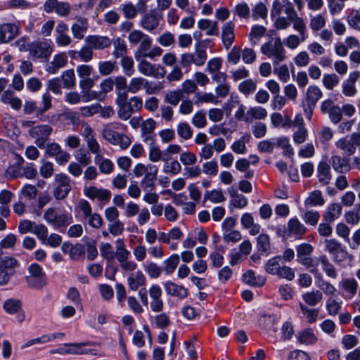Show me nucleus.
Segmentation results:
<instances>
[{"instance_id": "nucleus-46", "label": "nucleus", "mask_w": 360, "mask_h": 360, "mask_svg": "<svg viewBox=\"0 0 360 360\" xmlns=\"http://www.w3.org/2000/svg\"><path fill=\"white\" fill-rule=\"evenodd\" d=\"M63 87L68 89H73L76 84V77L73 69L64 71L61 75Z\"/></svg>"}, {"instance_id": "nucleus-8", "label": "nucleus", "mask_w": 360, "mask_h": 360, "mask_svg": "<svg viewBox=\"0 0 360 360\" xmlns=\"http://www.w3.org/2000/svg\"><path fill=\"white\" fill-rule=\"evenodd\" d=\"M139 72L147 77H153L155 79H162L166 74V70L159 64H153L144 58L138 60Z\"/></svg>"}, {"instance_id": "nucleus-28", "label": "nucleus", "mask_w": 360, "mask_h": 360, "mask_svg": "<svg viewBox=\"0 0 360 360\" xmlns=\"http://www.w3.org/2000/svg\"><path fill=\"white\" fill-rule=\"evenodd\" d=\"M86 343H70V344H65V347H68V349H66L67 354H93V355H98L101 356V354H98L95 349H82V347L84 345H86Z\"/></svg>"}, {"instance_id": "nucleus-21", "label": "nucleus", "mask_w": 360, "mask_h": 360, "mask_svg": "<svg viewBox=\"0 0 360 360\" xmlns=\"http://www.w3.org/2000/svg\"><path fill=\"white\" fill-rule=\"evenodd\" d=\"M89 27L88 20L85 18L79 17L71 26V32L75 39H82Z\"/></svg>"}, {"instance_id": "nucleus-10", "label": "nucleus", "mask_w": 360, "mask_h": 360, "mask_svg": "<svg viewBox=\"0 0 360 360\" xmlns=\"http://www.w3.org/2000/svg\"><path fill=\"white\" fill-rule=\"evenodd\" d=\"M53 129L47 124H40L31 127L29 134L35 139L34 143L41 149L45 148L48 137L52 133Z\"/></svg>"}, {"instance_id": "nucleus-22", "label": "nucleus", "mask_w": 360, "mask_h": 360, "mask_svg": "<svg viewBox=\"0 0 360 360\" xmlns=\"http://www.w3.org/2000/svg\"><path fill=\"white\" fill-rule=\"evenodd\" d=\"M234 28L235 25L231 21L224 23L222 27L221 39L226 49H229L233 43L235 39Z\"/></svg>"}, {"instance_id": "nucleus-54", "label": "nucleus", "mask_w": 360, "mask_h": 360, "mask_svg": "<svg viewBox=\"0 0 360 360\" xmlns=\"http://www.w3.org/2000/svg\"><path fill=\"white\" fill-rule=\"evenodd\" d=\"M165 156V151H162L158 145L152 144L148 149V159L153 162H157L162 160Z\"/></svg>"}, {"instance_id": "nucleus-45", "label": "nucleus", "mask_w": 360, "mask_h": 360, "mask_svg": "<svg viewBox=\"0 0 360 360\" xmlns=\"http://www.w3.org/2000/svg\"><path fill=\"white\" fill-rule=\"evenodd\" d=\"M325 200L322 197V193L320 191L316 190L310 193L309 196L304 200V205L306 207L312 206H321L324 204Z\"/></svg>"}, {"instance_id": "nucleus-17", "label": "nucleus", "mask_w": 360, "mask_h": 360, "mask_svg": "<svg viewBox=\"0 0 360 360\" xmlns=\"http://www.w3.org/2000/svg\"><path fill=\"white\" fill-rule=\"evenodd\" d=\"M68 63V57L65 53L56 54L51 62L47 63L45 70L49 74H56Z\"/></svg>"}, {"instance_id": "nucleus-33", "label": "nucleus", "mask_w": 360, "mask_h": 360, "mask_svg": "<svg viewBox=\"0 0 360 360\" xmlns=\"http://www.w3.org/2000/svg\"><path fill=\"white\" fill-rule=\"evenodd\" d=\"M302 298L307 304L314 307L322 301L323 294L320 290H312L303 293Z\"/></svg>"}, {"instance_id": "nucleus-12", "label": "nucleus", "mask_w": 360, "mask_h": 360, "mask_svg": "<svg viewBox=\"0 0 360 360\" xmlns=\"http://www.w3.org/2000/svg\"><path fill=\"white\" fill-rule=\"evenodd\" d=\"M358 144H360V133H353L349 136L342 138L335 143V146L348 156L356 152Z\"/></svg>"}, {"instance_id": "nucleus-55", "label": "nucleus", "mask_w": 360, "mask_h": 360, "mask_svg": "<svg viewBox=\"0 0 360 360\" xmlns=\"http://www.w3.org/2000/svg\"><path fill=\"white\" fill-rule=\"evenodd\" d=\"M98 69L101 75H109L117 69L116 62L111 60L100 61L98 64Z\"/></svg>"}, {"instance_id": "nucleus-19", "label": "nucleus", "mask_w": 360, "mask_h": 360, "mask_svg": "<svg viewBox=\"0 0 360 360\" xmlns=\"http://www.w3.org/2000/svg\"><path fill=\"white\" fill-rule=\"evenodd\" d=\"M164 288L167 295L177 297L181 300L185 299L188 295V290L186 288L170 281L164 283Z\"/></svg>"}, {"instance_id": "nucleus-20", "label": "nucleus", "mask_w": 360, "mask_h": 360, "mask_svg": "<svg viewBox=\"0 0 360 360\" xmlns=\"http://www.w3.org/2000/svg\"><path fill=\"white\" fill-rule=\"evenodd\" d=\"M148 172L146 174L144 177L141 181V186L144 191H151L154 188L158 169L154 165H149Z\"/></svg>"}, {"instance_id": "nucleus-36", "label": "nucleus", "mask_w": 360, "mask_h": 360, "mask_svg": "<svg viewBox=\"0 0 360 360\" xmlns=\"http://www.w3.org/2000/svg\"><path fill=\"white\" fill-rule=\"evenodd\" d=\"M1 101L5 104H8L14 110H19L22 106V101L20 98L13 96V92L7 90L1 96Z\"/></svg>"}, {"instance_id": "nucleus-27", "label": "nucleus", "mask_w": 360, "mask_h": 360, "mask_svg": "<svg viewBox=\"0 0 360 360\" xmlns=\"http://www.w3.org/2000/svg\"><path fill=\"white\" fill-rule=\"evenodd\" d=\"M198 27L200 30L206 31V34L208 36L219 35L218 23L217 21L201 19L198 22Z\"/></svg>"}, {"instance_id": "nucleus-59", "label": "nucleus", "mask_w": 360, "mask_h": 360, "mask_svg": "<svg viewBox=\"0 0 360 360\" xmlns=\"http://www.w3.org/2000/svg\"><path fill=\"white\" fill-rule=\"evenodd\" d=\"M196 98L195 103V104L204 103H210L212 104H217L219 101L217 99V96L214 95L212 93H197L195 96Z\"/></svg>"}, {"instance_id": "nucleus-63", "label": "nucleus", "mask_w": 360, "mask_h": 360, "mask_svg": "<svg viewBox=\"0 0 360 360\" xmlns=\"http://www.w3.org/2000/svg\"><path fill=\"white\" fill-rule=\"evenodd\" d=\"M74 156L75 160L77 161V162L83 166H87L91 162V158L89 152L86 151L84 148L77 150Z\"/></svg>"}, {"instance_id": "nucleus-13", "label": "nucleus", "mask_w": 360, "mask_h": 360, "mask_svg": "<svg viewBox=\"0 0 360 360\" xmlns=\"http://www.w3.org/2000/svg\"><path fill=\"white\" fill-rule=\"evenodd\" d=\"M84 195L91 200H98V201L106 204L111 198V192L109 190L97 188L96 186H85L84 188Z\"/></svg>"}, {"instance_id": "nucleus-49", "label": "nucleus", "mask_w": 360, "mask_h": 360, "mask_svg": "<svg viewBox=\"0 0 360 360\" xmlns=\"http://www.w3.org/2000/svg\"><path fill=\"white\" fill-rule=\"evenodd\" d=\"M18 266V260L12 256H6L0 259V268L7 272L15 273V268Z\"/></svg>"}, {"instance_id": "nucleus-42", "label": "nucleus", "mask_w": 360, "mask_h": 360, "mask_svg": "<svg viewBox=\"0 0 360 360\" xmlns=\"http://www.w3.org/2000/svg\"><path fill=\"white\" fill-rule=\"evenodd\" d=\"M326 24V19L323 14L310 15L309 27L314 32L321 30Z\"/></svg>"}, {"instance_id": "nucleus-52", "label": "nucleus", "mask_w": 360, "mask_h": 360, "mask_svg": "<svg viewBox=\"0 0 360 360\" xmlns=\"http://www.w3.org/2000/svg\"><path fill=\"white\" fill-rule=\"evenodd\" d=\"M114 51L113 56L115 58L125 56L127 52V46L124 39L117 37L113 41Z\"/></svg>"}, {"instance_id": "nucleus-47", "label": "nucleus", "mask_w": 360, "mask_h": 360, "mask_svg": "<svg viewBox=\"0 0 360 360\" xmlns=\"http://www.w3.org/2000/svg\"><path fill=\"white\" fill-rule=\"evenodd\" d=\"M169 158H164L163 162H165L162 168V171L165 174H171L176 175L179 174L181 170V166L177 160H172L169 162Z\"/></svg>"}, {"instance_id": "nucleus-6", "label": "nucleus", "mask_w": 360, "mask_h": 360, "mask_svg": "<svg viewBox=\"0 0 360 360\" xmlns=\"http://www.w3.org/2000/svg\"><path fill=\"white\" fill-rule=\"evenodd\" d=\"M281 256L274 257L268 260L265 264V271L271 275H276L281 278L292 281L295 278L294 270L287 266H281Z\"/></svg>"}, {"instance_id": "nucleus-4", "label": "nucleus", "mask_w": 360, "mask_h": 360, "mask_svg": "<svg viewBox=\"0 0 360 360\" xmlns=\"http://www.w3.org/2000/svg\"><path fill=\"white\" fill-rule=\"evenodd\" d=\"M53 43L51 39L32 41L29 56L33 60H47L53 51Z\"/></svg>"}, {"instance_id": "nucleus-2", "label": "nucleus", "mask_w": 360, "mask_h": 360, "mask_svg": "<svg viewBox=\"0 0 360 360\" xmlns=\"http://www.w3.org/2000/svg\"><path fill=\"white\" fill-rule=\"evenodd\" d=\"M260 50L262 54L272 60L273 65H277L287 58L286 51L280 37H276L264 43Z\"/></svg>"}, {"instance_id": "nucleus-40", "label": "nucleus", "mask_w": 360, "mask_h": 360, "mask_svg": "<svg viewBox=\"0 0 360 360\" xmlns=\"http://www.w3.org/2000/svg\"><path fill=\"white\" fill-rule=\"evenodd\" d=\"M319 260L326 274L328 277L335 279L338 277V273L335 266L330 263L328 257L326 255H321L319 257Z\"/></svg>"}, {"instance_id": "nucleus-41", "label": "nucleus", "mask_w": 360, "mask_h": 360, "mask_svg": "<svg viewBox=\"0 0 360 360\" xmlns=\"http://www.w3.org/2000/svg\"><path fill=\"white\" fill-rule=\"evenodd\" d=\"M152 46V39L149 37L147 39L140 43L136 51L134 53V57L136 60L140 59L146 58L148 53Z\"/></svg>"}, {"instance_id": "nucleus-29", "label": "nucleus", "mask_w": 360, "mask_h": 360, "mask_svg": "<svg viewBox=\"0 0 360 360\" xmlns=\"http://www.w3.org/2000/svg\"><path fill=\"white\" fill-rule=\"evenodd\" d=\"M330 163L334 170L339 173L347 172L352 168L348 163V160L337 155H332Z\"/></svg>"}, {"instance_id": "nucleus-48", "label": "nucleus", "mask_w": 360, "mask_h": 360, "mask_svg": "<svg viewBox=\"0 0 360 360\" xmlns=\"http://www.w3.org/2000/svg\"><path fill=\"white\" fill-rule=\"evenodd\" d=\"M319 277L320 278L318 280L317 286L321 290V292L322 294L323 293L328 297H335L337 292L336 288L330 282L324 280L321 276H319Z\"/></svg>"}, {"instance_id": "nucleus-26", "label": "nucleus", "mask_w": 360, "mask_h": 360, "mask_svg": "<svg viewBox=\"0 0 360 360\" xmlns=\"http://www.w3.org/2000/svg\"><path fill=\"white\" fill-rule=\"evenodd\" d=\"M243 281L246 284L254 286L261 287L265 284L266 278L263 276H256L252 270H248L243 274Z\"/></svg>"}, {"instance_id": "nucleus-24", "label": "nucleus", "mask_w": 360, "mask_h": 360, "mask_svg": "<svg viewBox=\"0 0 360 360\" xmlns=\"http://www.w3.org/2000/svg\"><path fill=\"white\" fill-rule=\"evenodd\" d=\"M146 282V276L141 271L132 273L127 278L128 285L133 291H136L140 287L145 285Z\"/></svg>"}, {"instance_id": "nucleus-35", "label": "nucleus", "mask_w": 360, "mask_h": 360, "mask_svg": "<svg viewBox=\"0 0 360 360\" xmlns=\"http://www.w3.org/2000/svg\"><path fill=\"white\" fill-rule=\"evenodd\" d=\"M342 211L341 206L338 203H332L327 207L323 214V219L327 223L333 222L338 218Z\"/></svg>"}, {"instance_id": "nucleus-60", "label": "nucleus", "mask_w": 360, "mask_h": 360, "mask_svg": "<svg viewBox=\"0 0 360 360\" xmlns=\"http://www.w3.org/2000/svg\"><path fill=\"white\" fill-rule=\"evenodd\" d=\"M149 36L139 30H134L129 32L128 41L131 44L137 45L147 39Z\"/></svg>"}, {"instance_id": "nucleus-61", "label": "nucleus", "mask_w": 360, "mask_h": 360, "mask_svg": "<svg viewBox=\"0 0 360 360\" xmlns=\"http://www.w3.org/2000/svg\"><path fill=\"white\" fill-rule=\"evenodd\" d=\"M300 309L303 315L306 316L309 323H314L318 317L319 311L316 309L308 308L302 302L299 303Z\"/></svg>"}, {"instance_id": "nucleus-30", "label": "nucleus", "mask_w": 360, "mask_h": 360, "mask_svg": "<svg viewBox=\"0 0 360 360\" xmlns=\"http://www.w3.org/2000/svg\"><path fill=\"white\" fill-rule=\"evenodd\" d=\"M342 301L337 297H328L326 302V309L330 316H336L340 314Z\"/></svg>"}, {"instance_id": "nucleus-15", "label": "nucleus", "mask_w": 360, "mask_h": 360, "mask_svg": "<svg viewBox=\"0 0 360 360\" xmlns=\"http://www.w3.org/2000/svg\"><path fill=\"white\" fill-rule=\"evenodd\" d=\"M143 89L148 94H155V90H150V82L146 79L136 77L131 79L127 86V91L131 94H136Z\"/></svg>"}, {"instance_id": "nucleus-51", "label": "nucleus", "mask_w": 360, "mask_h": 360, "mask_svg": "<svg viewBox=\"0 0 360 360\" xmlns=\"http://www.w3.org/2000/svg\"><path fill=\"white\" fill-rule=\"evenodd\" d=\"M347 21L350 27L360 32V9H352L347 16Z\"/></svg>"}, {"instance_id": "nucleus-9", "label": "nucleus", "mask_w": 360, "mask_h": 360, "mask_svg": "<svg viewBox=\"0 0 360 360\" xmlns=\"http://www.w3.org/2000/svg\"><path fill=\"white\" fill-rule=\"evenodd\" d=\"M54 180L57 186L53 190V194L56 200L65 198L71 191V179L65 174L60 173L54 176Z\"/></svg>"}, {"instance_id": "nucleus-11", "label": "nucleus", "mask_w": 360, "mask_h": 360, "mask_svg": "<svg viewBox=\"0 0 360 360\" xmlns=\"http://www.w3.org/2000/svg\"><path fill=\"white\" fill-rule=\"evenodd\" d=\"M295 15V10L289 0H275L271 11L272 18H289Z\"/></svg>"}, {"instance_id": "nucleus-39", "label": "nucleus", "mask_w": 360, "mask_h": 360, "mask_svg": "<svg viewBox=\"0 0 360 360\" xmlns=\"http://www.w3.org/2000/svg\"><path fill=\"white\" fill-rule=\"evenodd\" d=\"M274 141L275 147L283 149L284 155L290 157L294 154V150L290 143L289 138L286 136L274 138Z\"/></svg>"}, {"instance_id": "nucleus-1", "label": "nucleus", "mask_w": 360, "mask_h": 360, "mask_svg": "<svg viewBox=\"0 0 360 360\" xmlns=\"http://www.w3.org/2000/svg\"><path fill=\"white\" fill-rule=\"evenodd\" d=\"M127 127L119 122H113L103 126L101 136L104 140L113 146H119L125 150L131 144V138L125 134Z\"/></svg>"}, {"instance_id": "nucleus-34", "label": "nucleus", "mask_w": 360, "mask_h": 360, "mask_svg": "<svg viewBox=\"0 0 360 360\" xmlns=\"http://www.w3.org/2000/svg\"><path fill=\"white\" fill-rule=\"evenodd\" d=\"M183 98L180 89L168 90L164 95V102L174 106H176Z\"/></svg>"}, {"instance_id": "nucleus-62", "label": "nucleus", "mask_w": 360, "mask_h": 360, "mask_svg": "<svg viewBox=\"0 0 360 360\" xmlns=\"http://www.w3.org/2000/svg\"><path fill=\"white\" fill-rule=\"evenodd\" d=\"M298 341L304 345L314 344L317 338L311 330H305L300 333L297 336Z\"/></svg>"}, {"instance_id": "nucleus-23", "label": "nucleus", "mask_w": 360, "mask_h": 360, "mask_svg": "<svg viewBox=\"0 0 360 360\" xmlns=\"http://www.w3.org/2000/svg\"><path fill=\"white\" fill-rule=\"evenodd\" d=\"M62 251L68 254L72 259L78 260L84 254V249L82 245L76 244L75 245L65 243L61 247Z\"/></svg>"}, {"instance_id": "nucleus-5", "label": "nucleus", "mask_w": 360, "mask_h": 360, "mask_svg": "<svg viewBox=\"0 0 360 360\" xmlns=\"http://www.w3.org/2000/svg\"><path fill=\"white\" fill-rule=\"evenodd\" d=\"M322 96L323 92L318 86L310 85L307 88L302 101L303 111L307 120H311L316 103Z\"/></svg>"}, {"instance_id": "nucleus-64", "label": "nucleus", "mask_w": 360, "mask_h": 360, "mask_svg": "<svg viewBox=\"0 0 360 360\" xmlns=\"http://www.w3.org/2000/svg\"><path fill=\"white\" fill-rule=\"evenodd\" d=\"M266 28L262 25H256L252 27L249 34L250 40L253 46H255L260 37L264 35Z\"/></svg>"}, {"instance_id": "nucleus-53", "label": "nucleus", "mask_w": 360, "mask_h": 360, "mask_svg": "<svg viewBox=\"0 0 360 360\" xmlns=\"http://www.w3.org/2000/svg\"><path fill=\"white\" fill-rule=\"evenodd\" d=\"M250 141V135L245 134L231 145V150L237 154H244L246 152V143Z\"/></svg>"}, {"instance_id": "nucleus-3", "label": "nucleus", "mask_w": 360, "mask_h": 360, "mask_svg": "<svg viewBox=\"0 0 360 360\" xmlns=\"http://www.w3.org/2000/svg\"><path fill=\"white\" fill-rule=\"evenodd\" d=\"M291 22L293 29L296 30L301 37L302 41L307 39V26L304 20L297 15L295 11V15H290L289 18H278L274 21L275 27L277 30H285L290 27Z\"/></svg>"}, {"instance_id": "nucleus-56", "label": "nucleus", "mask_w": 360, "mask_h": 360, "mask_svg": "<svg viewBox=\"0 0 360 360\" xmlns=\"http://www.w3.org/2000/svg\"><path fill=\"white\" fill-rule=\"evenodd\" d=\"M340 82L339 77L335 74H325L322 78V84L328 90H333Z\"/></svg>"}, {"instance_id": "nucleus-50", "label": "nucleus", "mask_w": 360, "mask_h": 360, "mask_svg": "<svg viewBox=\"0 0 360 360\" xmlns=\"http://www.w3.org/2000/svg\"><path fill=\"white\" fill-rule=\"evenodd\" d=\"M194 64L201 66L205 64L207 60V53L205 46H200V43L195 45V51L193 53Z\"/></svg>"}, {"instance_id": "nucleus-18", "label": "nucleus", "mask_w": 360, "mask_h": 360, "mask_svg": "<svg viewBox=\"0 0 360 360\" xmlns=\"http://www.w3.org/2000/svg\"><path fill=\"white\" fill-rule=\"evenodd\" d=\"M161 17L158 15L155 11H150L143 15L140 25L148 32H152L158 28Z\"/></svg>"}, {"instance_id": "nucleus-37", "label": "nucleus", "mask_w": 360, "mask_h": 360, "mask_svg": "<svg viewBox=\"0 0 360 360\" xmlns=\"http://www.w3.org/2000/svg\"><path fill=\"white\" fill-rule=\"evenodd\" d=\"M340 285L347 294L345 296V299H352L356 293L358 283L354 278L343 279L340 283Z\"/></svg>"}, {"instance_id": "nucleus-58", "label": "nucleus", "mask_w": 360, "mask_h": 360, "mask_svg": "<svg viewBox=\"0 0 360 360\" xmlns=\"http://www.w3.org/2000/svg\"><path fill=\"white\" fill-rule=\"evenodd\" d=\"M231 195V204L236 208H243L248 204L247 198L242 194L238 193L236 191L233 190L229 192Z\"/></svg>"}, {"instance_id": "nucleus-57", "label": "nucleus", "mask_w": 360, "mask_h": 360, "mask_svg": "<svg viewBox=\"0 0 360 360\" xmlns=\"http://www.w3.org/2000/svg\"><path fill=\"white\" fill-rule=\"evenodd\" d=\"M120 64L126 76L131 77L134 74V62L131 57L127 56L122 57Z\"/></svg>"}, {"instance_id": "nucleus-38", "label": "nucleus", "mask_w": 360, "mask_h": 360, "mask_svg": "<svg viewBox=\"0 0 360 360\" xmlns=\"http://www.w3.org/2000/svg\"><path fill=\"white\" fill-rule=\"evenodd\" d=\"M179 263V256L173 254L163 262L162 271L167 275L173 274Z\"/></svg>"}, {"instance_id": "nucleus-14", "label": "nucleus", "mask_w": 360, "mask_h": 360, "mask_svg": "<svg viewBox=\"0 0 360 360\" xmlns=\"http://www.w3.org/2000/svg\"><path fill=\"white\" fill-rule=\"evenodd\" d=\"M20 28L16 23L0 25V43H8L19 34Z\"/></svg>"}, {"instance_id": "nucleus-31", "label": "nucleus", "mask_w": 360, "mask_h": 360, "mask_svg": "<svg viewBox=\"0 0 360 360\" xmlns=\"http://www.w3.org/2000/svg\"><path fill=\"white\" fill-rule=\"evenodd\" d=\"M318 178L319 182L326 185L331 179L330 167L326 161H321L317 167Z\"/></svg>"}, {"instance_id": "nucleus-7", "label": "nucleus", "mask_w": 360, "mask_h": 360, "mask_svg": "<svg viewBox=\"0 0 360 360\" xmlns=\"http://www.w3.org/2000/svg\"><path fill=\"white\" fill-rule=\"evenodd\" d=\"M44 219L53 225H68L72 222L70 212L60 207H49L44 214Z\"/></svg>"}, {"instance_id": "nucleus-25", "label": "nucleus", "mask_w": 360, "mask_h": 360, "mask_svg": "<svg viewBox=\"0 0 360 360\" xmlns=\"http://www.w3.org/2000/svg\"><path fill=\"white\" fill-rule=\"evenodd\" d=\"M266 110L261 106L250 107L246 112L245 122L251 123L254 120H264L267 117Z\"/></svg>"}, {"instance_id": "nucleus-32", "label": "nucleus", "mask_w": 360, "mask_h": 360, "mask_svg": "<svg viewBox=\"0 0 360 360\" xmlns=\"http://www.w3.org/2000/svg\"><path fill=\"white\" fill-rule=\"evenodd\" d=\"M95 163L98 166L99 170L102 174H109L114 169V164L108 158H105L102 155L94 158Z\"/></svg>"}, {"instance_id": "nucleus-16", "label": "nucleus", "mask_w": 360, "mask_h": 360, "mask_svg": "<svg viewBox=\"0 0 360 360\" xmlns=\"http://www.w3.org/2000/svg\"><path fill=\"white\" fill-rule=\"evenodd\" d=\"M85 42L95 50H103L110 47L112 44L108 37L101 35H88L85 38Z\"/></svg>"}, {"instance_id": "nucleus-44", "label": "nucleus", "mask_w": 360, "mask_h": 360, "mask_svg": "<svg viewBox=\"0 0 360 360\" xmlns=\"http://www.w3.org/2000/svg\"><path fill=\"white\" fill-rule=\"evenodd\" d=\"M299 263L304 265L309 271L314 274L321 276L318 270V265L319 263V258H312L311 257H306L297 260Z\"/></svg>"}, {"instance_id": "nucleus-43", "label": "nucleus", "mask_w": 360, "mask_h": 360, "mask_svg": "<svg viewBox=\"0 0 360 360\" xmlns=\"http://www.w3.org/2000/svg\"><path fill=\"white\" fill-rule=\"evenodd\" d=\"M209 200L212 203H221L226 200V198L221 189L207 191L204 194V202Z\"/></svg>"}]
</instances>
